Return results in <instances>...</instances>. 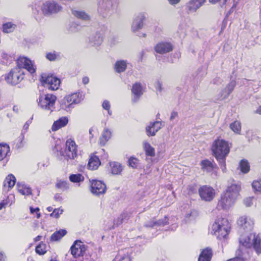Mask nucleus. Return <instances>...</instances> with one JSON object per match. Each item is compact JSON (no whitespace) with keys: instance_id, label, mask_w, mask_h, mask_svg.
Wrapping results in <instances>:
<instances>
[{"instance_id":"f257e3e1","label":"nucleus","mask_w":261,"mask_h":261,"mask_svg":"<svg viewBox=\"0 0 261 261\" xmlns=\"http://www.w3.org/2000/svg\"><path fill=\"white\" fill-rule=\"evenodd\" d=\"M17 62V67L12 69L5 76L6 82L11 85H15L23 79L24 71L22 68L26 69L31 73H33L36 71L32 62L27 58L19 57Z\"/></svg>"},{"instance_id":"f03ea898","label":"nucleus","mask_w":261,"mask_h":261,"mask_svg":"<svg viewBox=\"0 0 261 261\" xmlns=\"http://www.w3.org/2000/svg\"><path fill=\"white\" fill-rule=\"evenodd\" d=\"M213 155L218 162L223 172L226 171V158L230 151L228 142L221 139L214 141L212 145Z\"/></svg>"},{"instance_id":"7ed1b4c3","label":"nucleus","mask_w":261,"mask_h":261,"mask_svg":"<svg viewBox=\"0 0 261 261\" xmlns=\"http://www.w3.org/2000/svg\"><path fill=\"white\" fill-rule=\"evenodd\" d=\"M230 225L227 219L218 217L212 225L211 233L218 239H225L230 231Z\"/></svg>"},{"instance_id":"20e7f679","label":"nucleus","mask_w":261,"mask_h":261,"mask_svg":"<svg viewBox=\"0 0 261 261\" xmlns=\"http://www.w3.org/2000/svg\"><path fill=\"white\" fill-rule=\"evenodd\" d=\"M240 243L246 248L253 246L257 254L261 253V235L250 233L242 235L240 238Z\"/></svg>"},{"instance_id":"39448f33","label":"nucleus","mask_w":261,"mask_h":261,"mask_svg":"<svg viewBox=\"0 0 261 261\" xmlns=\"http://www.w3.org/2000/svg\"><path fill=\"white\" fill-rule=\"evenodd\" d=\"M57 97L52 94L40 95L37 100L38 105L41 109L53 112L55 109V105Z\"/></svg>"},{"instance_id":"423d86ee","label":"nucleus","mask_w":261,"mask_h":261,"mask_svg":"<svg viewBox=\"0 0 261 261\" xmlns=\"http://www.w3.org/2000/svg\"><path fill=\"white\" fill-rule=\"evenodd\" d=\"M40 81L44 87L51 90L58 89L61 83L58 78L46 73L41 74Z\"/></svg>"},{"instance_id":"0eeeda50","label":"nucleus","mask_w":261,"mask_h":261,"mask_svg":"<svg viewBox=\"0 0 261 261\" xmlns=\"http://www.w3.org/2000/svg\"><path fill=\"white\" fill-rule=\"evenodd\" d=\"M77 146L75 142L71 139H68L65 144V148L62 155L67 160L74 159L77 156Z\"/></svg>"},{"instance_id":"6e6552de","label":"nucleus","mask_w":261,"mask_h":261,"mask_svg":"<svg viewBox=\"0 0 261 261\" xmlns=\"http://www.w3.org/2000/svg\"><path fill=\"white\" fill-rule=\"evenodd\" d=\"M199 196L205 201H212L215 196V191L211 187L206 185L201 186L198 190Z\"/></svg>"},{"instance_id":"1a4fd4ad","label":"nucleus","mask_w":261,"mask_h":261,"mask_svg":"<svg viewBox=\"0 0 261 261\" xmlns=\"http://www.w3.org/2000/svg\"><path fill=\"white\" fill-rule=\"evenodd\" d=\"M236 200V198L224 192L218 201V207L227 210L233 205Z\"/></svg>"},{"instance_id":"9d476101","label":"nucleus","mask_w":261,"mask_h":261,"mask_svg":"<svg viewBox=\"0 0 261 261\" xmlns=\"http://www.w3.org/2000/svg\"><path fill=\"white\" fill-rule=\"evenodd\" d=\"M61 9L62 7L55 2H46L43 4L42 7V11L45 15L57 13Z\"/></svg>"},{"instance_id":"9b49d317","label":"nucleus","mask_w":261,"mask_h":261,"mask_svg":"<svg viewBox=\"0 0 261 261\" xmlns=\"http://www.w3.org/2000/svg\"><path fill=\"white\" fill-rule=\"evenodd\" d=\"M106 191V186L100 180H93L91 184V191L95 195L103 194Z\"/></svg>"},{"instance_id":"f8f14e48","label":"nucleus","mask_w":261,"mask_h":261,"mask_svg":"<svg viewBox=\"0 0 261 261\" xmlns=\"http://www.w3.org/2000/svg\"><path fill=\"white\" fill-rule=\"evenodd\" d=\"M162 122L156 121L150 122L146 127V132L148 136H154L156 133L162 127Z\"/></svg>"},{"instance_id":"ddd939ff","label":"nucleus","mask_w":261,"mask_h":261,"mask_svg":"<svg viewBox=\"0 0 261 261\" xmlns=\"http://www.w3.org/2000/svg\"><path fill=\"white\" fill-rule=\"evenodd\" d=\"M70 250L71 254L74 257H77L83 255L85 251V247L81 241H76L71 247Z\"/></svg>"},{"instance_id":"4468645a","label":"nucleus","mask_w":261,"mask_h":261,"mask_svg":"<svg viewBox=\"0 0 261 261\" xmlns=\"http://www.w3.org/2000/svg\"><path fill=\"white\" fill-rule=\"evenodd\" d=\"M241 190V184L239 182H234L228 186L224 192L237 199Z\"/></svg>"},{"instance_id":"2eb2a0df","label":"nucleus","mask_w":261,"mask_h":261,"mask_svg":"<svg viewBox=\"0 0 261 261\" xmlns=\"http://www.w3.org/2000/svg\"><path fill=\"white\" fill-rule=\"evenodd\" d=\"M145 19V16L144 14H139L138 15L133 21L132 30L133 32H136L143 26V22Z\"/></svg>"},{"instance_id":"dca6fc26","label":"nucleus","mask_w":261,"mask_h":261,"mask_svg":"<svg viewBox=\"0 0 261 261\" xmlns=\"http://www.w3.org/2000/svg\"><path fill=\"white\" fill-rule=\"evenodd\" d=\"M238 224L244 229L250 230L252 228L254 222L250 218L243 216L238 220Z\"/></svg>"},{"instance_id":"f3484780","label":"nucleus","mask_w":261,"mask_h":261,"mask_svg":"<svg viewBox=\"0 0 261 261\" xmlns=\"http://www.w3.org/2000/svg\"><path fill=\"white\" fill-rule=\"evenodd\" d=\"M172 45L168 42H160L154 46L155 51L160 54H164L172 50Z\"/></svg>"},{"instance_id":"a211bd4d","label":"nucleus","mask_w":261,"mask_h":261,"mask_svg":"<svg viewBox=\"0 0 261 261\" xmlns=\"http://www.w3.org/2000/svg\"><path fill=\"white\" fill-rule=\"evenodd\" d=\"M112 4L111 2L102 3L98 8V11L103 17H106L112 13Z\"/></svg>"},{"instance_id":"6ab92c4d","label":"nucleus","mask_w":261,"mask_h":261,"mask_svg":"<svg viewBox=\"0 0 261 261\" xmlns=\"http://www.w3.org/2000/svg\"><path fill=\"white\" fill-rule=\"evenodd\" d=\"M206 0H190L187 7L190 12H195L205 3Z\"/></svg>"},{"instance_id":"aec40b11","label":"nucleus","mask_w":261,"mask_h":261,"mask_svg":"<svg viewBox=\"0 0 261 261\" xmlns=\"http://www.w3.org/2000/svg\"><path fill=\"white\" fill-rule=\"evenodd\" d=\"M132 91L134 95L133 100L134 101H137L139 98L143 94L142 87L141 84L139 83H136L134 84L132 89Z\"/></svg>"},{"instance_id":"412c9836","label":"nucleus","mask_w":261,"mask_h":261,"mask_svg":"<svg viewBox=\"0 0 261 261\" xmlns=\"http://www.w3.org/2000/svg\"><path fill=\"white\" fill-rule=\"evenodd\" d=\"M67 96L69 97V102L73 105L80 103L84 98V96L81 92L74 93Z\"/></svg>"},{"instance_id":"4be33fe9","label":"nucleus","mask_w":261,"mask_h":261,"mask_svg":"<svg viewBox=\"0 0 261 261\" xmlns=\"http://www.w3.org/2000/svg\"><path fill=\"white\" fill-rule=\"evenodd\" d=\"M212 254V249L210 248H206L202 251L198 261H211Z\"/></svg>"},{"instance_id":"5701e85b","label":"nucleus","mask_w":261,"mask_h":261,"mask_svg":"<svg viewBox=\"0 0 261 261\" xmlns=\"http://www.w3.org/2000/svg\"><path fill=\"white\" fill-rule=\"evenodd\" d=\"M68 120L67 117H63L56 121L51 127L53 131H56L59 129L65 126L68 123Z\"/></svg>"},{"instance_id":"b1692460","label":"nucleus","mask_w":261,"mask_h":261,"mask_svg":"<svg viewBox=\"0 0 261 261\" xmlns=\"http://www.w3.org/2000/svg\"><path fill=\"white\" fill-rule=\"evenodd\" d=\"M18 191L23 195H32L31 188L23 182H18L17 184Z\"/></svg>"},{"instance_id":"393cba45","label":"nucleus","mask_w":261,"mask_h":261,"mask_svg":"<svg viewBox=\"0 0 261 261\" xmlns=\"http://www.w3.org/2000/svg\"><path fill=\"white\" fill-rule=\"evenodd\" d=\"M102 41L103 37L100 33H96L89 38V42L92 46H98L102 43Z\"/></svg>"},{"instance_id":"a878e982","label":"nucleus","mask_w":261,"mask_h":261,"mask_svg":"<svg viewBox=\"0 0 261 261\" xmlns=\"http://www.w3.org/2000/svg\"><path fill=\"white\" fill-rule=\"evenodd\" d=\"M200 164L202 169L207 172H210L212 171L216 167V165L215 164H213L212 162L208 160L202 161Z\"/></svg>"},{"instance_id":"bb28decb","label":"nucleus","mask_w":261,"mask_h":261,"mask_svg":"<svg viewBox=\"0 0 261 261\" xmlns=\"http://www.w3.org/2000/svg\"><path fill=\"white\" fill-rule=\"evenodd\" d=\"M16 183V178L12 174H9L6 178L4 182V187L5 189L8 188L7 190L9 191L15 185Z\"/></svg>"},{"instance_id":"cd10ccee","label":"nucleus","mask_w":261,"mask_h":261,"mask_svg":"<svg viewBox=\"0 0 261 261\" xmlns=\"http://www.w3.org/2000/svg\"><path fill=\"white\" fill-rule=\"evenodd\" d=\"M111 132L107 128H105L99 138V144L103 146L111 137Z\"/></svg>"},{"instance_id":"c85d7f7f","label":"nucleus","mask_w":261,"mask_h":261,"mask_svg":"<svg viewBox=\"0 0 261 261\" xmlns=\"http://www.w3.org/2000/svg\"><path fill=\"white\" fill-rule=\"evenodd\" d=\"M100 165L99 159L96 155H92L89 159L88 167L90 169L95 170Z\"/></svg>"},{"instance_id":"c756f323","label":"nucleus","mask_w":261,"mask_h":261,"mask_svg":"<svg viewBox=\"0 0 261 261\" xmlns=\"http://www.w3.org/2000/svg\"><path fill=\"white\" fill-rule=\"evenodd\" d=\"M236 85V82L234 81H231L222 91L221 95L222 98H227L233 91Z\"/></svg>"},{"instance_id":"7c9ffc66","label":"nucleus","mask_w":261,"mask_h":261,"mask_svg":"<svg viewBox=\"0 0 261 261\" xmlns=\"http://www.w3.org/2000/svg\"><path fill=\"white\" fill-rule=\"evenodd\" d=\"M127 62L125 60H118L114 65V69L116 72L121 73L124 72L127 67Z\"/></svg>"},{"instance_id":"2f4dec72","label":"nucleus","mask_w":261,"mask_h":261,"mask_svg":"<svg viewBox=\"0 0 261 261\" xmlns=\"http://www.w3.org/2000/svg\"><path fill=\"white\" fill-rule=\"evenodd\" d=\"M72 14L75 17L79 19L84 20H88L90 19L89 15L83 11L72 9Z\"/></svg>"},{"instance_id":"473e14b6","label":"nucleus","mask_w":261,"mask_h":261,"mask_svg":"<svg viewBox=\"0 0 261 261\" xmlns=\"http://www.w3.org/2000/svg\"><path fill=\"white\" fill-rule=\"evenodd\" d=\"M143 147L147 156H154L155 155V149L148 142L144 141Z\"/></svg>"},{"instance_id":"72a5a7b5","label":"nucleus","mask_w":261,"mask_h":261,"mask_svg":"<svg viewBox=\"0 0 261 261\" xmlns=\"http://www.w3.org/2000/svg\"><path fill=\"white\" fill-rule=\"evenodd\" d=\"M10 151L8 144L0 143V161L4 160Z\"/></svg>"},{"instance_id":"f704fd0d","label":"nucleus","mask_w":261,"mask_h":261,"mask_svg":"<svg viewBox=\"0 0 261 261\" xmlns=\"http://www.w3.org/2000/svg\"><path fill=\"white\" fill-rule=\"evenodd\" d=\"M60 107L62 109L69 111L71 108H73V105L71 102H69V97L66 96L60 101Z\"/></svg>"},{"instance_id":"c9c22d12","label":"nucleus","mask_w":261,"mask_h":261,"mask_svg":"<svg viewBox=\"0 0 261 261\" xmlns=\"http://www.w3.org/2000/svg\"><path fill=\"white\" fill-rule=\"evenodd\" d=\"M67 231L65 229H61L55 232L50 237V241H57L66 235Z\"/></svg>"},{"instance_id":"e433bc0d","label":"nucleus","mask_w":261,"mask_h":261,"mask_svg":"<svg viewBox=\"0 0 261 261\" xmlns=\"http://www.w3.org/2000/svg\"><path fill=\"white\" fill-rule=\"evenodd\" d=\"M111 171L113 174H118L121 173L122 168L120 164L117 162H113L110 164Z\"/></svg>"},{"instance_id":"4c0bfd02","label":"nucleus","mask_w":261,"mask_h":261,"mask_svg":"<svg viewBox=\"0 0 261 261\" xmlns=\"http://www.w3.org/2000/svg\"><path fill=\"white\" fill-rule=\"evenodd\" d=\"M16 28V25L11 22H7L3 25V31L4 33H9L13 32Z\"/></svg>"},{"instance_id":"58836bf2","label":"nucleus","mask_w":261,"mask_h":261,"mask_svg":"<svg viewBox=\"0 0 261 261\" xmlns=\"http://www.w3.org/2000/svg\"><path fill=\"white\" fill-rule=\"evenodd\" d=\"M230 129L235 133L240 134L241 131V124L239 121H235L230 124Z\"/></svg>"},{"instance_id":"ea45409f","label":"nucleus","mask_w":261,"mask_h":261,"mask_svg":"<svg viewBox=\"0 0 261 261\" xmlns=\"http://www.w3.org/2000/svg\"><path fill=\"white\" fill-rule=\"evenodd\" d=\"M1 60L3 64L7 65L13 60V57L5 52H2L1 55Z\"/></svg>"},{"instance_id":"a19ab883","label":"nucleus","mask_w":261,"mask_h":261,"mask_svg":"<svg viewBox=\"0 0 261 261\" xmlns=\"http://www.w3.org/2000/svg\"><path fill=\"white\" fill-rule=\"evenodd\" d=\"M241 170L244 173H247L250 170V166L247 161L243 160L240 163Z\"/></svg>"},{"instance_id":"79ce46f5","label":"nucleus","mask_w":261,"mask_h":261,"mask_svg":"<svg viewBox=\"0 0 261 261\" xmlns=\"http://www.w3.org/2000/svg\"><path fill=\"white\" fill-rule=\"evenodd\" d=\"M36 252L39 255H43L46 252V245L43 242L40 243L36 247Z\"/></svg>"},{"instance_id":"37998d69","label":"nucleus","mask_w":261,"mask_h":261,"mask_svg":"<svg viewBox=\"0 0 261 261\" xmlns=\"http://www.w3.org/2000/svg\"><path fill=\"white\" fill-rule=\"evenodd\" d=\"M128 163L130 167L137 168L140 164V161L137 158L132 156L129 159Z\"/></svg>"},{"instance_id":"c03bdc74","label":"nucleus","mask_w":261,"mask_h":261,"mask_svg":"<svg viewBox=\"0 0 261 261\" xmlns=\"http://www.w3.org/2000/svg\"><path fill=\"white\" fill-rule=\"evenodd\" d=\"M84 177L80 174H72L69 177V179L73 182H79L84 180Z\"/></svg>"},{"instance_id":"a18cd8bd","label":"nucleus","mask_w":261,"mask_h":261,"mask_svg":"<svg viewBox=\"0 0 261 261\" xmlns=\"http://www.w3.org/2000/svg\"><path fill=\"white\" fill-rule=\"evenodd\" d=\"M114 261H130V259L128 254L121 255L119 253L116 256Z\"/></svg>"},{"instance_id":"49530a36","label":"nucleus","mask_w":261,"mask_h":261,"mask_svg":"<svg viewBox=\"0 0 261 261\" xmlns=\"http://www.w3.org/2000/svg\"><path fill=\"white\" fill-rule=\"evenodd\" d=\"M252 186L255 191L261 192V179L253 181Z\"/></svg>"},{"instance_id":"de8ad7c7","label":"nucleus","mask_w":261,"mask_h":261,"mask_svg":"<svg viewBox=\"0 0 261 261\" xmlns=\"http://www.w3.org/2000/svg\"><path fill=\"white\" fill-rule=\"evenodd\" d=\"M59 56V55L58 53L54 51L47 53L46 55V57L48 60L52 61L55 60Z\"/></svg>"},{"instance_id":"09e8293b","label":"nucleus","mask_w":261,"mask_h":261,"mask_svg":"<svg viewBox=\"0 0 261 261\" xmlns=\"http://www.w3.org/2000/svg\"><path fill=\"white\" fill-rule=\"evenodd\" d=\"M168 219L166 217L158 221L155 220V227L164 226L168 224Z\"/></svg>"},{"instance_id":"8fccbe9b","label":"nucleus","mask_w":261,"mask_h":261,"mask_svg":"<svg viewBox=\"0 0 261 261\" xmlns=\"http://www.w3.org/2000/svg\"><path fill=\"white\" fill-rule=\"evenodd\" d=\"M56 187L63 190L68 188V184L66 181L59 180L56 184Z\"/></svg>"},{"instance_id":"3c124183","label":"nucleus","mask_w":261,"mask_h":261,"mask_svg":"<svg viewBox=\"0 0 261 261\" xmlns=\"http://www.w3.org/2000/svg\"><path fill=\"white\" fill-rule=\"evenodd\" d=\"M31 123V121L28 120L24 124L23 127V129H22V133H21V136L19 138V140L21 141H22L24 139L23 133H25V132H27Z\"/></svg>"},{"instance_id":"603ef678","label":"nucleus","mask_w":261,"mask_h":261,"mask_svg":"<svg viewBox=\"0 0 261 261\" xmlns=\"http://www.w3.org/2000/svg\"><path fill=\"white\" fill-rule=\"evenodd\" d=\"M63 212V210L60 208L55 209L53 212L50 214V216L58 218L60 215L62 214Z\"/></svg>"},{"instance_id":"864d4df0","label":"nucleus","mask_w":261,"mask_h":261,"mask_svg":"<svg viewBox=\"0 0 261 261\" xmlns=\"http://www.w3.org/2000/svg\"><path fill=\"white\" fill-rule=\"evenodd\" d=\"M103 109L108 110V114L111 115L112 114L111 111H110V104L109 101L106 100H105L102 105Z\"/></svg>"},{"instance_id":"5fc2aeb1","label":"nucleus","mask_w":261,"mask_h":261,"mask_svg":"<svg viewBox=\"0 0 261 261\" xmlns=\"http://www.w3.org/2000/svg\"><path fill=\"white\" fill-rule=\"evenodd\" d=\"M144 226L146 227H155V219L154 218L147 222Z\"/></svg>"},{"instance_id":"6e6d98bb","label":"nucleus","mask_w":261,"mask_h":261,"mask_svg":"<svg viewBox=\"0 0 261 261\" xmlns=\"http://www.w3.org/2000/svg\"><path fill=\"white\" fill-rule=\"evenodd\" d=\"M227 1V0H209V2L212 4H216L218 2L221 7H223L225 5Z\"/></svg>"},{"instance_id":"4d7b16f0","label":"nucleus","mask_w":261,"mask_h":261,"mask_svg":"<svg viewBox=\"0 0 261 261\" xmlns=\"http://www.w3.org/2000/svg\"><path fill=\"white\" fill-rule=\"evenodd\" d=\"M252 200L251 197L247 198L244 200V203L246 206H250L253 204Z\"/></svg>"},{"instance_id":"13d9d810","label":"nucleus","mask_w":261,"mask_h":261,"mask_svg":"<svg viewBox=\"0 0 261 261\" xmlns=\"http://www.w3.org/2000/svg\"><path fill=\"white\" fill-rule=\"evenodd\" d=\"M154 86L156 90L160 92H161L162 91V84L159 80L156 81Z\"/></svg>"},{"instance_id":"bf43d9fd","label":"nucleus","mask_w":261,"mask_h":261,"mask_svg":"<svg viewBox=\"0 0 261 261\" xmlns=\"http://www.w3.org/2000/svg\"><path fill=\"white\" fill-rule=\"evenodd\" d=\"M30 212L31 214H34V213H36L37 218H39L40 217V214L39 213V208L37 207L36 208H34L32 207H30Z\"/></svg>"},{"instance_id":"052dcab7","label":"nucleus","mask_w":261,"mask_h":261,"mask_svg":"<svg viewBox=\"0 0 261 261\" xmlns=\"http://www.w3.org/2000/svg\"><path fill=\"white\" fill-rule=\"evenodd\" d=\"M189 194L194 193L196 192L195 186L191 185L188 187Z\"/></svg>"},{"instance_id":"680f3d73","label":"nucleus","mask_w":261,"mask_h":261,"mask_svg":"<svg viewBox=\"0 0 261 261\" xmlns=\"http://www.w3.org/2000/svg\"><path fill=\"white\" fill-rule=\"evenodd\" d=\"M78 27V25H76L75 23H72L71 24V26L70 27V30L71 32H76L77 31V28Z\"/></svg>"},{"instance_id":"e2e57ef3","label":"nucleus","mask_w":261,"mask_h":261,"mask_svg":"<svg viewBox=\"0 0 261 261\" xmlns=\"http://www.w3.org/2000/svg\"><path fill=\"white\" fill-rule=\"evenodd\" d=\"M178 115V114L176 112H172L171 113L170 119V120H173L174 119H175Z\"/></svg>"},{"instance_id":"0e129e2a","label":"nucleus","mask_w":261,"mask_h":261,"mask_svg":"<svg viewBox=\"0 0 261 261\" xmlns=\"http://www.w3.org/2000/svg\"><path fill=\"white\" fill-rule=\"evenodd\" d=\"M89 78L87 76H85L83 78L82 82L84 84L86 85L89 83Z\"/></svg>"},{"instance_id":"69168bd1","label":"nucleus","mask_w":261,"mask_h":261,"mask_svg":"<svg viewBox=\"0 0 261 261\" xmlns=\"http://www.w3.org/2000/svg\"><path fill=\"white\" fill-rule=\"evenodd\" d=\"M101 151L103 153V155H102V158L104 159H106L107 160L108 158V155L107 153H105V151L103 149H102Z\"/></svg>"},{"instance_id":"338daca9","label":"nucleus","mask_w":261,"mask_h":261,"mask_svg":"<svg viewBox=\"0 0 261 261\" xmlns=\"http://www.w3.org/2000/svg\"><path fill=\"white\" fill-rule=\"evenodd\" d=\"M7 204V203L6 202H5L4 201H3L0 203V210H1Z\"/></svg>"},{"instance_id":"774afa93","label":"nucleus","mask_w":261,"mask_h":261,"mask_svg":"<svg viewBox=\"0 0 261 261\" xmlns=\"http://www.w3.org/2000/svg\"><path fill=\"white\" fill-rule=\"evenodd\" d=\"M170 3L172 5H174L178 3L180 0H168Z\"/></svg>"}]
</instances>
